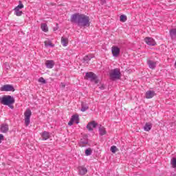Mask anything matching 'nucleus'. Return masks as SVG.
<instances>
[{"label": "nucleus", "mask_w": 176, "mask_h": 176, "mask_svg": "<svg viewBox=\"0 0 176 176\" xmlns=\"http://www.w3.org/2000/svg\"><path fill=\"white\" fill-rule=\"evenodd\" d=\"M58 30V24H56V27L54 28V31H57Z\"/></svg>", "instance_id": "nucleus-36"}, {"label": "nucleus", "mask_w": 176, "mask_h": 176, "mask_svg": "<svg viewBox=\"0 0 176 176\" xmlns=\"http://www.w3.org/2000/svg\"><path fill=\"white\" fill-rule=\"evenodd\" d=\"M147 64L151 69H155L156 68V62L153 60H148Z\"/></svg>", "instance_id": "nucleus-15"}, {"label": "nucleus", "mask_w": 176, "mask_h": 176, "mask_svg": "<svg viewBox=\"0 0 176 176\" xmlns=\"http://www.w3.org/2000/svg\"><path fill=\"white\" fill-rule=\"evenodd\" d=\"M82 144L83 145H87V144H89V140H87V136H84L83 138H82L80 140V145L81 146H83V145H82Z\"/></svg>", "instance_id": "nucleus-17"}, {"label": "nucleus", "mask_w": 176, "mask_h": 176, "mask_svg": "<svg viewBox=\"0 0 176 176\" xmlns=\"http://www.w3.org/2000/svg\"><path fill=\"white\" fill-rule=\"evenodd\" d=\"M101 1H104V0H101Z\"/></svg>", "instance_id": "nucleus-38"}, {"label": "nucleus", "mask_w": 176, "mask_h": 176, "mask_svg": "<svg viewBox=\"0 0 176 176\" xmlns=\"http://www.w3.org/2000/svg\"><path fill=\"white\" fill-rule=\"evenodd\" d=\"M60 87H62V89H64V87H65V85H64V83H61Z\"/></svg>", "instance_id": "nucleus-37"}, {"label": "nucleus", "mask_w": 176, "mask_h": 176, "mask_svg": "<svg viewBox=\"0 0 176 176\" xmlns=\"http://www.w3.org/2000/svg\"><path fill=\"white\" fill-rule=\"evenodd\" d=\"M94 57V56L89 54V55H87L83 58V63H89V61H90V60H91V58H93Z\"/></svg>", "instance_id": "nucleus-20"}, {"label": "nucleus", "mask_w": 176, "mask_h": 176, "mask_svg": "<svg viewBox=\"0 0 176 176\" xmlns=\"http://www.w3.org/2000/svg\"><path fill=\"white\" fill-rule=\"evenodd\" d=\"M41 28L43 32H47L49 31V28H47V24L46 23H41Z\"/></svg>", "instance_id": "nucleus-23"}, {"label": "nucleus", "mask_w": 176, "mask_h": 176, "mask_svg": "<svg viewBox=\"0 0 176 176\" xmlns=\"http://www.w3.org/2000/svg\"><path fill=\"white\" fill-rule=\"evenodd\" d=\"M44 45H45V47H48V46H50V47H54V44L52 43V41H45Z\"/></svg>", "instance_id": "nucleus-26"}, {"label": "nucleus", "mask_w": 176, "mask_h": 176, "mask_svg": "<svg viewBox=\"0 0 176 176\" xmlns=\"http://www.w3.org/2000/svg\"><path fill=\"white\" fill-rule=\"evenodd\" d=\"M152 129V124L151 122H146L144 126V131H150Z\"/></svg>", "instance_id": "nucleus-19"}, {"label": "nucleus", "mask_w": 176, "mask_h": 176, "mask_svg": "<svg viewBox=\"0 0 176 176\" xmlns=\"http://www.w3.org/2000/svg\"><path fill=\"white\" fill-rule=\"evenodd\" d=\"M31 115H32V112L30 109H27L26 111L24 113L25 116V126H29L30 123V120L31 119Z\"/></svg>", "instance_id": "nucleus-5"}, {"label": "nucleus", "mask_w": 176, "mask_h": 176, "mask_svg": "<svg viewBox=\"0 0 176 176\" xmlns=\"http://www.w3.org/2000/svg\"><path fill=\"white\" fill-rule=\"evenodd\" d=\"M70 21L71 23L77 24L80 28H82V27L84 28H85V27H90V18L85 14L79 13L73 14L71 16Z\"/></svg>", "instance_id": "nucleus-1"}, {"label": "nucleus", "mask_w": 176, "mask_h": 176, "mask_svg": "<svg viewBox=\"0 0 176 176\" xmlns=\"http://www.w3.org/2000/svg\"><path fill=\"white\" fill-rule=\"evenodd\" d=\"M14 98L10 95H4L3 97H0V104L7 105L9 108H11V109L14 108V107H13V104H14Z\"/></svg>", "instance_id": "nucleus-2"}, {"label": "nucleus", "mask_w": 176, "mask_h": 176, "mask_svg": "<svg viewBox=\"0 0 176 176\" xmlns=\"http://www.w3.org/2000/svg\"><path fill=\"white\" fill-rule=\"evenodd\" d=\"M38 82L40 83H43V85L46 84V80H45V78H43V77H41L38 78Z\"/></svg>", "instance_id": "nucleus-32"}, {"label": "nucleus", "mask_w": 176, "mask_h": 176, "mask_svg": "<svg viewBox=\"0 0 176 176\" xmlns=\"http://www.w3.org/2000/svg\"><path fill=\"white\" fill-rule=\"evenodd\" d=\"M85 79H89L91 82H94L95 85L100 83V80L97 75L91 72L86 73Z\"/></svg>", "instance_id": "nucleus-4"}, {"label": "nucleus", "mask_w": 176, "mask_h": 176, "mask_svg": "<svg viewBox=\"0 0 176 176\" xmlns=\"http://www.w3.org/2000/svg\"><path fill=\"white\" fill-rule=\"evenodd\" d=\"M111 53L113 56V57H118L119 54H120V49L117 46H113L111 48Z\"/></svg>", "instance_id": "nucleus-9"}, {"label": "nucleus", "mask_w": 176, "mask_h": 176, "mask_svg": "<svg viewBox=\"0 0 176 176\" xmlns=\"http://www.w3.org/2000/svg\"><path fill=\"white\" fill-rule=\"evenodd\" d=\"M111 151L112 153H116V151H118V147H116V146H112L111 147Z\"/></svg>", "instance_id": "nucleus-31"}, {"label": "nucleus", "mask_w": 176, "mask_h": 176, "mask_svg": "<svg viewBox=\"0 0 176 176\" xmlns=\"http://www.w3.org/2000/svg\"><path fill=\"white\" fill-rule=\"evenodd\" d=\"M4 140V137L3 135L0 134V144L2 142V140Z\"/></svg>", "instance_id": "nucleus-33"}, {"label": "nucleus", "mask_w": 176, "mask_h": 176, "mask_svg": "<svg viewBox=\"0 0 176 176\" xmlns=\"http://www.w3.org/2000/svg\"><path fill=\"white\" fill-rule=\"evenodd\" d=\"M74 124V121L71 119L70 121L68 122L69 126H72Z\"/></svg>", "instance_id": "nucleus-34"}, {"label": "nucleus", "mask_w": 176, "mask_h": 176, "mask_svg": "<svg viewBox=\"0 0 176 176\" xmlns=\"http://www.w3.org/2000/svg\"><path fill=\"white\" fill-rule=\"evenodd\" d=\"M155 94H155V91H151V90L147 91L145 94L146 98L147 99L153 98V97H155Z\"/></svg>", "instance_id": "nucleus-12"}, {"label": "nucleus", "mask_w": 176, "mask_h": 176, "mask_svg": "<svg viewBox=\"0 0 176 176\" xmlns=\"http://www.w3.org/2000/svg\"><path fill=\"white\" fill-rule=\"evenodd\" d=\"M61 44L63 45V46H68V38L62 36Z\"/></svg>", "instance_id": "nucleus-21"}, {"label": "nucleus", "mask_w": 176, "mask_h": 176, "mask_svg": "<svg viewBox=\"0 0 176 176\" xmlns=\"http://www.w3.org/2000/svg\"><path fill=\"white\" fill-rule=\"evenodd\" d=\"M109 76L111 80H116L120 79L122 76V73H120V69L116 68L114 69H111L109 72Z\"/></svg>", "instance_id": "nucleus-3"}, {"label": "nucleus", "mask_w": 176, "mask_h": 176, "mask_svg": "<svg viewBox=\"0 0 176 176\" xmlns=\"http://www.w3.org/2000/svg\"><path fill=\"white\" fill-rule=\"evenodd\" d=\"M99 89H100V90H104V89H105V87L104 86V85H102Z\"/></svg>", "instance_id": "nucleus-35"}, {"label": "nucleus", "mask_w": 176, "mask_h": 176, "mask_svg": "<svg viewBox=\"0 0 176 176\" xmlns=\"http://www.w3.org/2000/svg\"><path fill=\"white\" fill-rule=\"evenodd\" d=\"M120 21H122V23H125V21H127V16L123 14L120 16Z\"/></svg>", "instance_id": "nucleus-27"}, {"label": "nucleus", "mask_w": 176, "mask_h": 176, "mask_svg": "<svg viewBox=\"0 0 176 176\" xmlns=\"http://www.w3.org/2000/svg\"><path fill=\"white\" fill-rule=\"evenodd\" d=\"M98 124L96 122V121H92L87 124V129L89 130V131H93V129H96Z\"/></svg>", "instance_id": "nucleus-8"}, {"label": "nucleus", "mask_w": 176, "mask_h": 176, "mask_svg": "<svg viewBox=\"0 0 176 176\" xmlns=\"http://www.w3.org/2000/svg\"><path fill=\"white\" fill-rule=\"evenodd\" d=\"M87 109H89V104L82 102L81 103V109H80V111L82 112H86V111H87Z\"/></svg>", "instance_id": "nucleus-18"}, {"label": "nucleus", "mask_w": 176, "mask_h": 176, "mask_svg": "<svg viewBox=\"0 0 176 176\" xmlns=\"http://www.w3.org/2000/svg\"><path fill=\"white\" fill-rule=\"evenodd\" d=\"M144 42L148 45V46H155L156 45V41L151 37H146L144 38Z\"/></svg>", "instance_id": "nucleus-7"}, {"label": "nucleus", "mask_w": 176, "mask_h": 176, "mask_svg": "<svg viewBox=\"0 0 176 176\" xmlns=\"http://www.w3.org/2000/svg\"><path fill=\"white\" fill-rule=\"evenodd\" d=\"M54 60H48L45 62V65L47 68L52 69L53 67H54Z\"/></svg>", "instance_id": "nucleus-13"}, {"label": "nucleus", "mask_w": 176, "mask_h": 176, "mask_svg": "<svg viewBox=\"0 0 176 176\" xmlns=\"http://www.w3.org/2000/svg\"><path fill=\"white\" fill-rule=\"evenodd\" d=\"M19 5L14 9V10H20L21 9H23L24 8V5L23 4V2L21 1H19Z\"/></svg>", "instance_id": "nucleus-25"}, {"label": "nucleus", "mask_w": 176, "mask_h": 176, "mask_svg": "<svg viewBox=\"0 0 176 176\" xmlns=\"http://www.w3.org/2000/svg\"><path fill=\"white\" fill-rule=\"evenodd\" d=\"M78 173L80 175H85L87 173V168L83 166L78 167Z\"/></svg>", "instance_id": "nucleus-16"}, {"label": "nucleus", "mask_w": 176, "mask_h": 176, "mask_svg": "<svg viewBox=\"0 0 176 176\" xmlns=\"http://www.w3.org/2000/svg\"><path fill=\"white\" fill-rule=\"evenodd\" d=\"M14 14H16V16H20L23 14V11H20V10H14Z\"/></svg>", "instance_id": "nucleus-30"}, {"label": "nucleus", "mask_w": 176, "mask_h": 176, "mask_svg": "<svg viewBox=\"0 0 176 176\" xmlns=\"http://www.w3.org/2000/svg\"><path fill=\"white\" fill-rule=\"evenodd\" d=\"M169 35L171 39H176V28H172L171 30H170Z\"/></svg>", "instance_id": "nucleus-14"}, {"label": "nucleus", "mask_w": 176, "mask_h": 176, "mask_svg": "<svg viewBox=\"0 0 176 176\" xmlns=\"http://www.w3.org/2000/svg\"><path fill=\"white\" fill-rule=\"evenodd\" d=\"M91 153H93V151L90 148H88L85 150L86 156H90Z\"/></svg>", "instance_id": "nucleus-29"}, {"label": "nucleus", "mask_w": 176, "mask_h": 176, "mask_svg": "<svg viewBox=\"0 0 176 176\" xmlns=\"http://www.w3.org/2000/svg\"><path fill=\"white\" fill-rule=\"evenodd\" d=\"M74 122H76V124L79 123V116L78 114L74 115L71 118Z\"/></svg>", "instance_id": "nucleus-24"}, {"label": "nucleus", "mask_w": 176, "mask_h": 176, "mask_svg": "<svg viewBox=\"0 0 176 176\" xmlns=\"http://www.w3.org/2000/svg\"><path fill=\"white\" fill-rule=\"evenodd\" d=\"M1 91H14V87L11 85H4L0 88Z\"/></svg>", "instance_id": "nucleus-6"}, {"label": "nucleus", "mask_w": 176, "mask_h": 176, "mask_svg": "<svg viewBox=\"0 0 176 176\" xmlns=\"http://www.w3.org/2000/svg\"><path fill=\"white\" fill-rule=\"evenodd\" d=\"M170 164L172 165V167L173 168H176V158L175 157L172 158V160L170 161Z\"/></svg>", "instance_id": "nucleus-28"}, {"label": "nucleus", "mask_w": 176, "mask_h": 176, "mask_svg": "<svg viewBox=\"0 0 176 176\" xmlns=\"http://www.w3.org/2000/svg\"><path fill=\"white\" fill-rule=\"evenodd\" d=\"M1 133H6L9 131V125L8 124H1L0 125Z\"/></svg>", "instance_id": "nucleus-10"}, {"label": "nucleus", "mask_w": 176, "mask_h": 176, "mask_svg": "<svg viewBox=\"0 0 176 176\" xmlns=\"http://www.w3.org/2000/svg\"><path fill=\"white\" fill-rule=\"evenodd\" d=\"M99 131L101 135H105V134H107V131L105 130V128H104V126L101 125H100L99 126Z\"/></svg>", "instance_id": "nucleus-22"}, {"label": "nucleus", "mask_w": 176, "mask_h": 176, "mask_svg": "<svg viewBox=\"0 0 176 176\" xmlns=\"http://www.w3.org/2000/svg\"><path fill=\"white\" fill-rule=\"evenodd\" d=\"M41 135L43 141H46L50 138V133L47 131H43L41 133Z\"/></svg>", "instance_id": "nucleus-11"}]
</instances>
